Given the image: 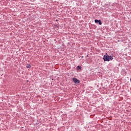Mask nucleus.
<instances>
[{
  "label": "nucleus",
  "mask_w": 131,
  "mask_h": 131,
  "mask_svg": "<svg viewBox=\"0 0 131 131\" xmlns=\"http://www.w3.org/2000/svg\"><path fill=\"white\" fill-rule=\"evenodd\" d=\"M103 60L104 61H106L107 62H109L110 61V58H109V56H108V54H106L105 55L103 56Z\"/></svg>",
  "instance_id": "f257e3e1"
},
{
  "label": "nucleus",
  "mask_w": 131,
  "mask_h": 131,
  "mask_svg": "<svg viewBox=\"0 0 131 131\" xmlns=\"http://www.w3.org/2000/svg\"><path fill=\"white\" fill-rule=\"evenodd\" d=\"M73 81H74L75 83H79V82H80V81L77 79L76 78H73Z\"/></svg>",
  "instance_id": "f03ea898"
},
{
  "label": "nucleus",
  "mask_w": 131,
  "mask_h": 131,
  "mask_svg": "<svg viewBox=\"0 0 131 131\" xmlns=\"http://www.w3.org/2000/svg\"><path fill=\"white\" fill-rule=\"evenodd\" d=\"M95 22L96 23H98V22H99V25H102V21H101V20L95 19Z\"/></svg>",
  "instance_id": "7ed1b4c3"
},
{
  "label": "nucleus",
  "mask_w": 131,
  "mask_h": 131,
  "mask_svg": "<svg viewBox=\"0 0 131 131\" xmlns=\"http://www.w3.org/2000/svg\"><path fill=\"white\" fill-rule=\"evenodd\" d=\"M110 60H113V55L109 56Z\"/></svg>",
  "instance_id": "20e7f679"
},
{
  "label": "nucleus",
  "mask_w": 131,
  "mask_h": 131,
  "mask_svg": "<svg viewBox=\"0 0 131 131\" xmlns=\"http://www.w3.org/2000/svg\"><path fill=\"white\" fill-rule=\"evenodd\" d=\"M26 67L27 68H31V66L30 64H27Z\"/></svg>",
  "instance_id": "39448f33"
},
{
  "label": "nucleus",
  "mask_w": 131,
  "mask_h": 131,
  "mask_svg": "<svg viewBox=\"0 0 131 131\" xmlns=\"http://www.w3.org/2000/svg\"><path fill=\"white\" fill-rule=\"evenodd\" d=\"M77 68H78V69H81V67L78 66Z\"/></svg>",
  "instance_id": "423d86ee"
},
{
  "label": "nucleus",
  "mask_w": 131,
  "mask_h": 131,
  "mask_svg": "<svg viewBox=\"0 0 131 131\" xmlns=\"http://www.w3.org/2000/svg\"><path fill=\"white\" fill-rule=\"evenodd\" d=\"M99 24H100V22H98Z\"/></svg>",
  "instance_id": "0eeeda50"
},
{
  "label": "nucleus",
  "mask_w": 131,
  "mask_h": 131,
  "mask_svg": "<svg viewBox=\"0 0 131 131\" xmlns=\"http://www.w3.org/2000/svg\"><path fill=\"white\" fill-rule=\"evenodd\" d=\"M82 58H83V56H82Z\"/></svg>",
  "instance_id": "6e6552de"
}]
</instances>
